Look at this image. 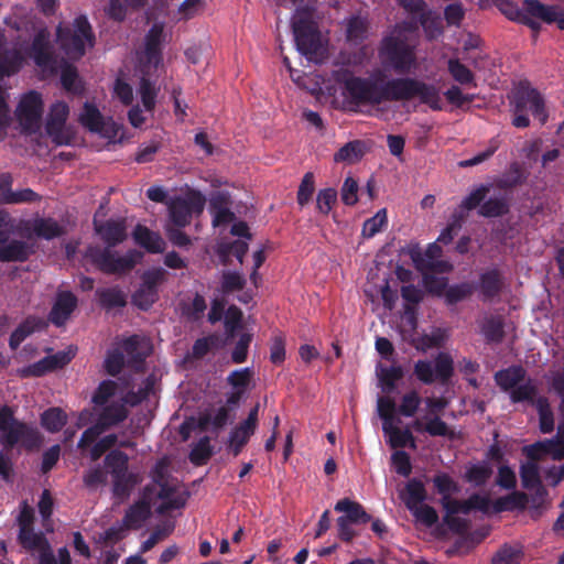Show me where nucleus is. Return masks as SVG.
<instances>
[{
    "instance_id": "nucleus-1",
    "label": "nucleus",
    "mask_w": 564,
    "mask_h": 564,
    "mask_svg": "<svg viewBox=\"0 0 564 564\" xmlns=\"http://www.w3.org/2000/svg\"><path fill=\"white\" fill-rule=\"evenodd\" d=\"M332 77L339 85L346 101L354 107L419 99L433 110H442L438 88L413 77H398L384 82L381 72L364 78L354 75L346 67L333 70Z\"/></svg>"
},
{
    "instance_id": "nucleus-27",
    "label": "nucleus",
    "mask_w": 564,
    "mask_h": 564,
    "mask_svg": "<svg viewBox=\"0 0 564 564\" xmlns=\"http://www.w3.org/2000/svg\"><path fill=\"white\" fill-rule=\"evenodd\" d=\"M132 235L134 241L151 253H160L165 249V241L161 235L145 226L137 225Z\"/></svg>"
},
{
    "instance_id": "nucleus-60",
    "label": "nucleus",
    "mask_w": 564,
    "mask_h": 564,
    "mask_svg": "<svg viewBox=\"0 0 564 564\" xmlns=\"http://www.w3.org/2000/svg\"><path fill=\"white\" fill-rule=\"evenodd\" d=\"M107 479V473L100 466L89 468L83 476V482L89 490L106 486Z\"/></svg>"
},
{
    "instance_id": "nucleus-11",
    "label": "nucleus",
    "mask_w": 564,
    "mask_h": 564,
    "mask_svg": "<svg viewBox=\"0 0 564 564\" xmlns=\"http://www.w3.org/2000/svg\"><path fill=\"white\" fill-rule=\"evenodd\" d=\"M454 372L453 358L446 352H440L434 361L417 360L414 364V375L419 381L431 384L440 381L445 384Z\"/></svg>"
},
{
    "instance_id": "nucleus-51",
    "label": "nucleus",
    "mask_w": 564,
    "mask_h": 564,
    "mask_svg": "<svg viewBox=\"0 0 564 564\" xmlns=\"http://www.w3.org/2000/svg\"><path fill=\"white\" fill-rule=\"evenodd\" d=\"M522 555L520 547L505 544L495 553L491 564H519Z\"/></svg>"
},
{
    "instance_id": "nucleus-5",
    "label": "nucleus",
    "mask_w": 564,
    "mask_h": 564,
    "mask_svg": "<svg viewBox=\"0 0 564 564\" xmlns=\"http://www.w3.org/2000/svg\"><path fill=\"white\" fill-rule=\"evenodd\" d=\"M0 443L10 449L21 444L28 449L39 447L41 435L37 429L14 419L11 408H0Z\"/></svg>"
},
{
    "instance_id": "nucleus-55",
    "label": "nucleus",
    "mask_w": 564,
    "mask_h": 564,
    "mask_svg": "<svg viewBox=\"0 0 564 564\" xmlns=\"http://www.w3.org/2000/svg\"><path fill=\"white\" fill-rule=\"evenodd\" d=\"M212 454L213 452L209 444V437L204 436L192 448L189 459L194 465L200 466L207 463Z\"/></svg>"
},
{
    "instance_id": "nucleus-54",
    "label": "nucleus",
    "mask_w": 564,
    "mask_h": 564,
    "mask_svg": "<svg viewBox=\"0 0 564 564\" xmlns=\"http://www.w3.org/2000/svg\"><path fill=\"white\" fill-rule=\"evenodd\" d=\"M420 23L430 40H434L441 36L443 33V24L441 18L436 14H433L432 12H423L421 14Z\"/></svg>"
},
{
    "instance_id": "nucleus-18",
    "label": "nucleus",
    "mask_w": 564,
    "mask_h": 564,
    "mask_svg": "<svg viewBox=\"0 0 564 564\" xmlns=\"http://www.w3.org/2000/svg\"><path fill=\"white\" fill-rule=\"evenodd\" d=\"M259 408L260 404L257 403L250 410L248 417L231 431L228 447L234 456H238L240 454L250 436L253 435L258 425Z\"/></svg>"
},
{
    "instance_id": "nucleus-14",
    "label": "nucleus",
    "mask_w": 564,
    "mask_h": 564,
    "mask_svg": "<svg viewBox=\"0 0 564 564\" xmlns=\"http://www.w3.org/2000/svg\"><path fill=\"white\" fill-rule=\"evenodd\" d=\"M204 206L205 198L198 193L174 197L169 202L170 219L176 227H185L191 223L194 214H200L204 210Z\"/></svg>"
},
{
    "instance_id": "nucleus-21",
    "label": "nucleus",
    "mask_w": 564,
    "mask_h": 564,
    "mask_svg": "<svg viewBox=\"0 0 564 564\" xmlns=\"http://www.w3.org/2000/svg\"><path fill=\"white\" fill-rule=\"evenodd\" d=\"M166 34L164 33V23H154L144 39V54L147 63L158 67L162 61L161 46L165 41Z\"/></svg>"
},
{
    "instance_id": "nucleus-35",
    "label": "nucleus",
    "mask_w": 564,
    "mask_h": 564,
    "mask_svg": "<svg viewBox=\"0 0 564 564\" xmlns=\"http://www.w3.org/2000/svg\"><path fill=\"white\" fill-rule=\"evenodd\" d=\"M31 229L37 237L47 240L64 235V228L53 218H35Z\"/></svg>"
},
{
    "instance_id": "nucleus-63",
    "label": "nucleus",
    "mask_w": 564,
    "mask_h": 564,
    "mask_svg": "<svg viewBox=\"0 0 564 564\" xmlns=\"http://www.w3.org/2000/svg\"><path fill=\"white\" fill-rule=\"evenodd\" d=\"M127 365L124 354L119 349L111 350L105 359V369L110 376H117Z\"/></svg>"
},
{
    "instance_id": "nucleus-33",
    "label": "nucleus",
    "mask_w": 564,
    "mask_h": 564,
    "mask_svg": "<svg viewBox=\"0 0 564 564\" xmlns=\"http://www.w3.org/2000/svg\"><path fill=\"white\" fill-rule=\"evenodd\" d=\"M480 333L488 343H500L503 339V319L501 316L486 315L479 323Z\"/></svg>"
},
{
    "instance_id": "nucleus-7",
    "label": "nucleus",
    "mask_w": 564,
    "mask_h": 564,
    "mask_svg": "<svg viewBox=\"0 0 564 564\" xmlns=\"http://www.w3.org/2000/svg\"><path fill=\"white\" fill-rule=\"evenodd\" d=\"M57 40L65 54L72 58H80L85 54L86 46L94 45L91 26L85 17L75 19L73 29L58 28Z\"/></svg>"
},
{
    "instance_id": "nucleus-2",
    "label": "nucleus",
    "mask_w": 564,
    "mask_h": 564,
    "mask_svg": "<svg viewBox=\"0 0 564 564\" xmlns=\"http://www.w3.org/2000/svg\"><path fill=\"white\" fill-rule=\"evenodd\" d=\"M416 21H405L397 24L382 40L380 56L398 73H408L415 65L416 43L411 37L416 34Z\"/></svg>"
},
{
    "instance_id": "nucleus-50",
    "label": "nucleus",
    "mask_w": 564,
    "mask_h": 564,
    "mask_svg": "<svg viewBox=\"0 0 564 564\" xmlns=\"http://www.w3.org/2000/svg\"><path fill=\"white\" fill-rule=\"evenodd\" d=\"M118 443L116 434H109L101 438L99 436L90 445L86 446L83 452L90 447L89 457L93 462L98 460L107 451L111 449Z\"/></svg>"
},
{
    "instance_id": "nucleus-36",
    "label": "nucleus",
    "mask_w": 564,
    "mask_h": 564,
    "mask_svg": "<svg viewBox=\"0 0 564 564\" xmlns=\"http://www.w3.org/2000/svg\"><path fill=\"white\" fill-rule=\"evenodd\" d=\"M529 502V497L522 491H512L510 495L498 498L494 503L496 512L524 510Z\"/></svg>"
},
{
    "instance_id": "nucleus-9",
    "label": "nucleus",
    "mask_w": 564,
    "mask_h": 564,
    "mask_svg": "<svg viewBox=\"0 0 564 564\" xmlns=\"http://www.w3.org/2000/svg\"><path fill=\"white\" fill-rule=\"evenodd\" d=\"M167 465L165 462H159L153 471V487L155 485L160 487V490L155 495V498L162 500V503L158 507V513H165L169 510L181 508L185 505V498L180 495L178 490L181 488L180 482L176 479H169L166 474Z\"/></svg>"
},
{
    "instance_id": "nucleus-53",
    "label": "nucleus",
    "mask_w": 564,
    "mask_h": 564,
    "mask_svg": "<svg viewBox=\"0 0 564 564\" xmlns=\"http://www.w3.org/2000/svg\"><path fill=\"white\" fill-rule=\"evenodd\" d=\"M404 372L401 366L383 367L379 372V380L382 384V389L386 392H391L397 382L402 379Z\"/></svg>"
},
{
    "instance_id": "nucleus-4",
    "label": "nucleus",
    "mask_w": 564,
    "mask_h": 564,
    "mask_svg": "<svg viewBox=\"0 0 564 564\" xmlns=\"http://www.w3.org/2000/svg\"><path fill=\"white\" fill-rule=\"evenodd\" d=\"M509 104L513 113L512 124L516 128L530 126L528 113L536 118L541 124L547 120L545 104L542 95L528 84H520L509 96Z\"/></svg>"
},
{
    "instance_id": "nucleus-44",
    "label": "nucleus",
    "mask_w": 564,
    "mask_h": 564,
    "mask_svg": "<svg viewBox=\"0 0 564 564\" xmlns=\"http://www.w3.org/2000/svg\"><path fill=\"white\" fill-rule=\"evenodd\" d=\"M525 7L528 12L543 20L546 23H553L558 18L561 9L554 6H544L538 0H527Z\"/></svg>"
},
{
    "instance_id": "nucleus-28",
    "label": "nucleus",
    "mask_w": 564,
    "mask_h": 564,
    "mask_svg": "<svg viewBox=\"0 0 564 564\" xmlns=\"http://www.w3.org/2000/svg\"><path fill=\"white\" fill-rule=\"evenodd\" d=\"M335 511L344 512L343 518L348 522H352L355 524L367 523L371 520L370 514L367 513L361 503L350 500L348 498L340 499L336 502L334 507Z\"/></svg>"
},
{
    "instance_id": "nucleus-62",
    "label": "nucleus",
    "mask_w": 564,
    "mask_h": 564,
    "mask_svg": "<svg viewBox=\"0 0 564 564\" xmlns=\"http://www.w3.org/2000/svg\"><path fill=\"white\" fill-rule=\"evenodd\" d=\"M173 525L158 527L151 535L140 545V554H144L152 550L159 542L165 540L172 532Z\"/></svg>"
},
{
    "instance_id": "nucleus-43",
    "label": "nucleus",
    "mask_w": 564,
    "mask_h": 564,
    "mask_svg": "<svg viewBox=\"0 0 564 564\" xmlns=\"http://www.w3.org/2000/svg\"><path fill=\"white\" fill-rule=\"evenodd\" d=\"M23 63V56L17 50L0 53V79L17 73Z\"/></svg>"
},
{
    "instance_id": "nucleus-59",
    "label": "nucleus",
    "mask_w": 564,
    "mask_h": 564,
    "mask_svg": "<svg viewBox=\"0 0 564 564\" xmlns=\"http://www.w3.org/2000/svg\"><path fill=\"white\" fill-rule=\"evenodd\" d=\"M368 30L367 20L360 17H352L347 21V39L349 41H360L366 37Z\"/></svg>"
},
{
    "instance_id": "nucleus-37",
    "label": "nucleus",
    "mask_w": 564,
    "mask_h": 564,
    "mask_svg": "<svg viewBox=\"0 0 564 564\" xmlns=\"http://www.w3.org/2000/svg\"><path fill=\"white\" fill-rule=\"evenodd\" d=\"M96 294L99 304L106 310L123 307L127 304V295L117 286L98 289Z\"/></svg>"
},
{
    "instance_id": "nucleus-48",
    "label": "nucleus",
    "mask_w": 564,
    "mask_h": 564,
    "mask_svg": "<svg viewBox=\"0 0 564 564\" xmlns=\"http://www.w3.org/2000/svg\"><path fill=\"white\" fill-rule=\"evenodd\" d=\"M448 72L455 82L460 85H473L475 84V76L473 72L459 62L457 58H451L447 63Z\"/></svg>"
},
{
    "instance_id": "nucleus-46",
    "label": "nucleus",
    "mask_w": 564,
    "mask_h": 564,
    "mask_svg": "<svg viewBox=\"0 0 564 564\" xmlns=\"http://www.w3.org/2000/svg\"><path fill=\"white\" fill-rule=\"evenodd\" d=\"M388 225L387 209H379L371 218L362 225L361 235L364 238H372Z\"/></svg>"
},
{
    "instance_id": "nucleus-10",
    "label": "nucleus",
    "mask_w": 564,
    "mask_h": 564,
    "mask_svg": "<svg viewBox=\"0 0 564 564\" xmlns=\"http://www.w3.org/2000/svg\"><path fill=\"white\" fill-rule=\"evenodd\" d=\"M426 414L423 420L416 419L412 426L417 432H426L431 436H446L448 425L440 414L448 406L449 401L445 397H427L424 399Z\"/></svg>"
},
{
    "instance_id": "nucleus-3",
    "label": "nucleus",
    "mask_w": 564,
    "mask_h": 564,
    "mask_svg": "<svg viewBox=\"0 0 564 564\" xmlns=\"http://www.w3.org/2000/svg\"><path fill=\"white\" fill-rule=\"evenodd\" d=\"M292 30L297 51L313 62H321L326 55L321 32L310 8H300L292 18Z\"/></svg>"
},
{
    "instance_id": "nucleus-32",
    "label": "nucleus",
    "mask_w": 564,
    "mask_h": 564,
    "mask_svg": "<svg viewBox=\"0 0 564 564\" xmlns=\"http://www.w3.org/2000/svg\"><path fill=\"white\" fill-rule=\"evenodd\" d=\"M18 540L25 550L37 553L39 556L51 547L45 535L42 532H34L33 529L19 532Z\"/></svg>"
},
{
    "instance_id": "nucleus-23",
    "label": "nucleus",
    "mask_w": 564,
    "mask_h": 564,
    "mask_svg": "<svg viewBox=\"0 0 564 564\" xmlns=\"http://www.w3.org/2000/svg\"><path fill=\"white\" fill-rule=\"evenodd\" d=\"M77 305L76 296L70 292H61L57 294L56 301L50 313V321L56 325L62 326L68 319Z\"/></svg>"
},
{
    "instance_id": "nucleus-16",
    "label": "nucleus",
    "mask_w": 564,
    "mask_h": 564,
    "mask_svg": "<svg viewBox=\"0 0 564 564\" xmlns=\"http://www.w3.org/2000/svg\"><path fill=\"white\" fill-rule=\"evenodd\" d=\"M69 115V107L64 101H56L50 108L46 118V132L58 144L69 142V131L66 128V120Z\"/></svg>"
},
{
    "instance_id": "nucleus-13",
    "label": "nucleus",
    "mask_w": 564,
    "mask_h": 564,
    "mask_svg": "<svg viewBox=\"0 0 564 564\" xmlns=\"http://www.w3.org/2000/svg\"><path fill=\"white\" fill-rule=\"evenodd\" d=\"M42 113L43 100L40 93L30 90L21 96L15 117L23 132H36L41 127Z\"/></svg>"
},
{
    "instance_id": "nucleus-8",
    "label": "nucleus",
    "mask_w": 564,
    "mask_h": 564,
    "mask_svg": "<svg viewBox=\"0 0 564 564\" xmlns=\"http://www.w3.org/2000/svg\"><path fill=\"white\" fill-rule=\"evenodd\" d=\"M86 257L104 273L123 274L134 268L142 254L135 250H129L126 254L111 251L110 248L89 247Z\"/></svg>"
},
{
    "instance_id": "nucleus-34",
    "label": "nucleus",
    "mask_w": 564,
    "mask_h": 564,
    "mask_svg": "<svg viewBox=\"0 0 564 564\" xmlns=\"http://www.w3.org/2000/svg\"><path fill=\"white\" fill-rule=\"evenodd\" d=\"M528 175L517 162L511 163L508 171L495 181V185L500 189H510L522 185Z\"/></svg>"
},
{
    "instance_id": "nucleus-42",
    "label": "nucleus",
    "mask_w": 564,
    "mask_h": 564,
    "mask_svg": "<svg viewBox=\"0 0 564 564\" xmlns=\"http://www.w3.org/2000/svg\"><path fill=\"white\" fill-rule=\"evenodd\" d=\"M128 464L129 456L119 449L110 451L105 457V466L111 475V478L129 471Z\"/></svg>"
},
{
    "instance_id": "nucleus-31",
    "label": "nucleus",
    "mask_w": 564,
    "mask_h": 564,
    "mask_svg": "<svg viewBox=\"0 0 564 564\" xmlns=\"http://www.w3.org/2000/svg\"><path fill=\"white\" fill-rule=\"evenodd\" d=\"M400 498L409 510L422 505L426 499V490L423 482L416 478L408 481L400 492Z\"/></svg>"
},
{
    "instance_id": "nucleus-15",
    "label": "nucleus",
    "mask_w": 564,
    "mask_h": 564,
    "mask_svg": "<svg viewBox=\"0 0 564 564\" xmlns=\"http://www.w3.org/2000/svg\"><path fill=\"white\" fill-rule=\"evenodd\" d=\"M167 272L163 268L149 270L142 275V284L132 295V302L141 310H148L158 300V290L166 281Z\"/></svg>"
},
{
    "instance_id": "nucleus-40",
    "label": "nucleus",
    "mask_w": 564,
    "mask_h": 564,
    "mask_svg": "<svg viewBox=\"0 0 564 564\" xmlns=\"http://www.w3.org/2000/svg\"><path fill=\"white\" fill-rule=\"evenodd\" d=\"M66 422L67 414L59 408H50L41 415L42 426L51 433L61 431Z\"/></svg>"
},
{
    "instance_id": "nucleus-30",
    "label": "nucleus",
    "mask_w": 564,
    "mask_h": 564,
    "mask_svg": "<svg viewBox=\"0 0 564 564\" xmlns=\"http://www.w3.org/2000/svg\"><path fill=\"white\" fill-rule=\"evenodd\" d=\"M142 481L139 473L127 471L124 474L112 477V494L116 498L126 500L133 488Z\"/></svg>"
},
{
    "instance_id": "nucleus-6",
    "label": "nucleus",
    "mask_w": 564,
    "mask_h": 564,
    "mask_svg": "<svg viewBox=\"0 0 564 564\" xmlns=\"http://www.w3.org/2000/svg\"><path fill=\"white\" fill-rule=\"evenodd\" d=\"M497 386L509 394L512 403L533 402L538 394L534 380L527 378V371L521 366H512L499 370L495 375Z\"/></svg>"
},
{
    "instance_id": "nucleus-25",
    "label": "nucleus",
    "mask_w": 564,
    "mask_h": 564,
    "mask_svg": "<svg viewBox=\"0 0 564 564\" xmlns=\"http://www.w3.org/2000/svg\"><path fill=\"white\" fill-rule=\"evenodd\" d=\"M442 252V248L436 242L431 243L427 247L421 262L419 263L420 270H422L423 272H449L453 269V265L448 261L440 259Z\"/></svg>"
},
{
    "instance_id": "nucleus-20",
    "label": "nucleus",
    "mask_w": 564,
    "mask_h": 564,
    "mask_svg": "<svg viewBox=\"0 0 564 564\" xmlns=\"http://www.w3.org/2000/svg\"><path fill=\"white\" fill-rule=\"evenodd\" d=\"M94 227L99 238L112 248L127 239V225L124 219H108L106 221L94 220Z\"/></svg>"
},
{
    "instance_id": "nucleus-26",
    "label": "nucleus",
    "mask_w": 564,
    "mask_h": 564,
    "mask_svg": "<svg viewBox=\"0 0 564 564\" xmlns=\"http://www.w3.org/2000/svg\"><path fill=\"white\" fill-rule=\"evenodd\" d=\"M252 371L250 368L235 370L228 376L227 382L232 388V391L227 394L228 404H237L240 401L250 383Z\"/></svg>"
},
{
    "instance_id": "nucleus-38",
    "label": "nucleus",
    "mask_w": 564,
    "mask_h": 564,
    "mask_svg": "<svg viewBox=\"0 0 564 564\" xmlns=\"http://www.w3.org/2000/svg\"><path fill=\"white\" fill-rule=\"evenodd\" d=\"M31 56L33 57L36 65L43 68L51 67L52 55L50 43L43 34H37L31 46Z\"/></svg>"
},
{
    "instance_id": "nucleus-29",
    "label": "nucleus",
    "mask_w": 564,
    "mask_h": 564,
    "mask_svg": "<svg viewBox=\"0 0 564 564\" xmlns=\"http://www.w3.org/2000/svg\"><path fill=\"white\" fill-rule=\"evenodd\" d=\"M382 431L388 436V443L392 448L416 447L414 436L409 429L401 430L395 423H382Z\"/></svg>"
},
{
    "instance_id": "nucleus-64",
    "label": "nucleus",
    "mask_w": 564,
    "mask_h": 564,
    "mask_svg": "<svg viewBox=\"0 0 564 564\" xmlns=\"http://www.w3.org/2000/svg\"><path fill=\"white\" fill-rule=\"evenodd\" d=\"M39 564H72L69 552L66 547H61L55 555L50 547L41 556H39Z\"/></svg>"
},
{
    "instance_id": "nucleus-49",
    "label": "nucleus",
    "mask_w": 564,
    "mask_h": 564,
    "mask_svg": "<svg viewBox=\"0 0 564 564\" xmlns=\"http://www.w3.org/2000/svg\"><path fill=\"white\" fill-rule=\"evenodd\" d=\"M422 403V398L415 390H410L404 393L400 400L398 412L405 417H412L417 412Z\"/></svg>"
},
{
    "instance_id": "nucleus-22",
    "label": "nucleus",
    "mask_w": 564,
    "mask_h": 564,
    "mask_svg": "<svg viewBox=\"0 0 564 564\" xmlns=\"http://www.w3.org/2000/svg\"><path fill=\"white\" fill-rule=\"evenodd\" d=\"M127 366L135 371L143 369V362L149 354V343L144 338L133 335L122 343Z\"/></svg>"
},
{
    "instance_id": "nucleus-47",
    "label": "nucleus",
    "mask_w": 564,
    "mask_h": 564,
    "mask_svg": "<svg viewBox=\"0 0 564 564\" xmlns=\"http://www.w3.org/2000/svg\"><path fill=\"white\" fill-rule=\"evenodd\" d=\"M362 155V143L360 141H350L335 153L334 160L352 164L359 161Z\"/></svg>"
},
{
    "instance_id": "nucleus-61",
    "label": "nucleus",
    "mask_w": 564,
    "mask_h": 564,
    "mask_svg": "<svg viewBox=\"0 0 564 564\" xmlns=\"http://www.w3.org/2000/svg\"><path fill=\"white\" fill-rule=\"evenodd\" d=\"M117 391V383L112 380H104L99 383L93 395V403L96 405H105Z\"/></svg>"
},
{
    "instance_id": "nucleus-56",
    "label": "nucleus",
    "mask_w": 564,
    "mask_h": 564,
    "mask_svg": "<svg viewBox=\"0 0 564 564\" xmlns=\"http://www.w3.org/2000/svg\"><path fill=\"white\" fill-rule=\"evenodd\" d=\"M104 117L100 111L90 104H85L83 112L79 116V122L91 132H95L102 123Z\"/></svg>"
},
{
    "instance_id": "nucleus-19",
    "label": "nucleus",
    "mask_w": 564,
    "mask_h": 564,
    "mask_svg": "<svg viewBox=\"0 0 564 564\" xmlns=\"http://www.w3.org/2000/svg\"><path fill=\"white\" fill-rule=\"evenodd\" d=\"M521 484L524 489L534 491L532 497V503L534 507H539L543 503L546 496V490L542 485L540 477V469L536 460L530 459L520 467Z\"/></svg>"
},
{
    "instance_id": "nucleus-17",
    "label": "nucleus",
    "mask_w": 564,
    "mask_h": 564,
    "mask_svg": "<svg viewBox=\"0 0 564 564\" xmlns=\"http://www.w3.org/2000/svg\"><path fill=\"white\" fill-rule=\"evenodd\" d=\"M154 487L145 486L142 498L133 503L123 517V525L128 529H139L151 516V506L155 502Z\"/></svg>"
},
{
    "instance_id": "nucleus-45",
    "label": "nucleus",
    "mask_w": 564,
    "mask_h": 564,
    "mask_svg": "<svg viewBox=\"0 0 564 564\" xmlns=\"http://www.w3.org/2000/svg\"><path fill=\"white\" fill-rule=\"evenodd\" d=\"M501 286V278L497 270L486 272L480 278V291L485 300H490L497 296Z\"/></svg>"
},
{
    "instance_id": "nucleus-52",
    "label": "nucleus",
    "mask_w": 564,
    "mask_h": 564,
    "mask_svg": "<svg viewBox=\"0 0 564 564\" xmlns=\"http://www.w3.org/2000/svg\"><path fill=\"white\" fill-rule=\"evenodd\" d=\"M509 210L508 202L503 197H491L480 205L479 214L484 217H499Z\"/></svg>"
},
{
    "instance_id": "nucleus-24",
    "label": "nucleus",
    "mask_w": 564,
    "mask_h": 564,
    "mask_svg": "<svg viewBox=\"0 0 564 564\" xmlns=\"http://www.w3.org/2000/svg\"><path fill=\"white\" fill-rule=\"evenodd\" d=\"M525 452L532 460H540L543 455H551L553 460H561L564 458V442L558 440L536 442L527 447Z\"/></svg>"
},
{
    "instance_id": "nucleus-58",
    "label": "nucleus",
    "mask_w": 564,
    "mask_h": 564,
    "mask_svg": "<svg viewBox=\"0 0 564 564\" xmlns=\"http://www.w3.org/2000/svg\"><path fill=\"white\" fill-rule=\"evenodd\" d=\"M492 470L489 464L479 463L470 466L466 471V478L476 486L484 485L491 476Z\"/></svg>"
},
{
    "instance_id": "nucleus-39",
    "label": "nucleus",
    "mask_w": 564,
    "mask_h": 564,
    "mask_svg": "<svg viewBox=\"0 0 564 564\" xmlns=\"http://www.w3.org/2000/svg\"><path fill=\"white\" fill-rule=\"evenodd\" d=\"M31 252V248L25 242L12 241L0 246V261H25Z\"/></svg>"
},
{
    "instance_id": "nucleus-12",
    "label": "nucleus",
    "mask_w": 564,
    "mask_h": 564,
    "mask_svg": "<svg viewBox=\"0 0 564 564\" xmlns=\"http://www.w3.org/2000/svg\"><path fill=\"white\" fill-rule=\"evenodd\" d=\"M127 416L128 410L122 401L113 402L105 406L99 414L98 422L85 430L82 434L77 444L78 448L84 449L86 446L95 442L96 438L100 436L105 430L119 424L120 422L124 421Z\"/></svg>"
},
{
    "instance_id": "nucleus-41",
    "label": "nucleus",
    "mask_w": 564,
    "mask_h": 564,
    "mask_svg": "<svg viewBox=\"0 0 564 564\" xmlns=\"http://www.w3.org/2000/svg\"><path fill=\"white\" fill-rule=\"evenodd\" d=\"M533 404L539 413L540 430L542 433H550L554 429V416L550 403L545 397L534 398Z\"/></svg>"
},
{
    "instance_id": "nucleus-57",
    "label": "nucleus",
    "mask_w": 564,
    "mask_h": 564,
    "mask_svg": "<svg viewBox=\"0 0 564 564\" xmlns=\"http://www.w3.org/2000/svg\"><path fill=\"white\" fill-rule=\"evenodd\" d=\"M111 142H120L123 138V127L112 119H105L95 131Z\"/></svg>"
}]
</instances>
